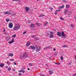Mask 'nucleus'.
Wrapping results in <instances>:
<instances>
[{"label":"nucleus","mask_w":76,"mask_h":76,"mask_svg":"<svg viewBox=\"0 0 76 76\" xmlns=\"http://www.w3.org/2000/svg\"><path fill=\"white\" fill-rule=\"evenodd\" d=\"M6 68L7 69L8 67V66H6Z\"/></svg>","instance_id":"53"},{"label":"nucleus","mask_w":76,"mask_h":76,"mask_svg":"<svg viewBox=\"0 0 76 76\" xmlns=\"http://www.w3.org/2000/svg\"><path fill=\"white\" fill-rule=\"evenodd\" d=\"M63 1L64 3H67V1H66V0H63Z\"/></svg>","instance_id":"36"},{"label":"nucleus","mask_w":76,"mask_h":76,"mask_svg":"<svg viewBox=\"0 0 76 76\" xmlns=\"http://www.w3.org/2000/svg\"><path fill=\"white\" fill-rule=\"evenodd\" d=\"M61 60H63V56H61Z\"/></svg>","instance_id":"35"},{"label":"nucleus","mask_w":76,"mask_h":76,"mask_svg":"<svg viewBox=\"0 0 76 76\" xmlns=\"http://www.w3.org/2000/svg\"><path fill=\"white\" fill-rule=\"evenodd\" d=\"M64 7V5H62V6L58 7L59 9H63Z\"/></svg>","instance_id":"15"},{"label":"nucleus","mask_w":76,"mask_h":76,"mask_svg":"<svg viewBox=\"0 0 76 76\" xmlns=\"http://www.w3.org/2000/svg\"><path fill=\"white\" fill-rule=\"evenodd\" d=\"M10 61H14V59H10Z\"/></svg>","instance_id":"45"},{"label":"nucleus","mask_w":76,"mask_h":76,"mask_svg":"<svg viewBox=\"0 0 76 76\" xmlns=\"http://www.w3.org/2000/svg\"><path fill=\"white\" fill-rule=\"evenodd\" d=\"M19 72L20 73L21 72H22V70H21L19 71Z\"/></svg>","instance_id":"51"},{"label":"nucleus","mask_w":76,"mask_h":76,"mask_svg":"<svg viewBox=\"0 0 76 76\" xmlns=\"http://www.w3.org/2000/svg\"><path fill=\"white\" fill-rule=\"evenodd\" d=\"M68 15H70V14H68Z\"/></svg>","instance_id":"60"},{"label":"nucleus","mask_w":76,"mask_h":76,"mask_svg":"<svg viewBox=\"0 0 76 76\" xmlns=\"http://www.w3.org/2000/svg\"><path fill=\"white\" fill-rule=\"evenodd\" d=\"M57 35L59 37H61V32H58L57 33Z\"/></svg>","instance_id":"8"},{"label":"nucleus","mask_w":76,"mask_h":76,"mask_svg":"<svg viewBox=\"0 0 76 76\" xmlns=\"http://www.w3.org/2000/svg\"><path fill=\"white\" fill-rule=\"evenodd\" d=\"M7 64H8L9 65H10V64H11L10 62H9V61L7 62Z\"/></svg>","instance_id":"23"},{"label":"nucleus","mask_w":76,"mask_h":76,"mask_svg":"<svg viewBox=\"0 0 76 76\" xmlns=\"http://www.w3.org/2000/svg\"><path fill=\"white\" fill-rule=\"evenodd\" d=\"M35 39L36 40V41H37V40H38V39H39V38H36Z\"/></svg>","instance_id":"42"},{"label":"nucleus","mask_w":76,"mask_h":76,"mask_svg":"<svg viewBox=\"0 0 76 76\" xmlns=\"http://www.w3.org/2000/svg\"><path fill=\"white\" fill-rule=\"evenodd\" d=\"M14 65H16V63H15V62H14Z\"/></svg>","instance_id":"50"},{"label":"nucleus","mask_w":76,"mask_h":76,"mask_svg":"<svg viewBox=\"0 0 76 76\" xmlns=\"http://www.w3.org/2000/svg\"><path fill=\"white\" fill-rule=\"evenodd\" d=\"M42 16H45V15H43V14H42L40 15L39 16V18H41V17H42Z\"/></svg>","instance_id":"24"},{"label":"nucleus","mask_w":76,"mask_h":76,"mask_svg":"<svg viewBox=\"0 0 76 76\" xmlns=\"http://www.w3.org/2000/svg\"><path fill=\"white\" fill-rule=\"evenodd\" d=\"M19 76H20L21 75H22V74L19 73Z\"/></svg>","instance_id":"49"},{"label":"nucleus","mask_w":76,"mask_h":76,"mask_svg":"<svg viewBox=\"0 0 76 76\" xmlns=\"http://www.w3.org/2000/svg\"><path fill=\"white\" fill-rule=\"evenodd\" d=\"M13 71H15V69H13Z\"/></svg>","instance_id":"54"},{"label":"nucleus","mask_w":76,"mask_h":76,"mask_svg":"<svg viewBox=\"0 0 76 76\" xmlns=\"http://www.w3.org/2000/svg\"><path fill=\"white\" fill-rule=\"evenodd\" d=\"M10 20V19H6V21L7 22H9V21Z\"/></svg>","instance_id":"25"},{"label":"nucleus","mask_w":76,"mask_h":76,"mask_svg":"<svg viewBox=\"0 0 76 76\" xmlns=\"http://www.w3.org/2000/svg\"><path fill=\"white\" fill-rule=\"evenodd\" d=\"M34 24H31V25H30V26L31 27V28H34V27L35 26H34Z\"/></svg>","instance_id":"20"},{"label":"nucleus","mask_w":76,"mask_h":76,"mask_svg":"<svg viewBox=\"0 0 76 76\" xmlns=\"http://www.w3.org/2000/svg\"><path fill=\"white\" fill-rule=\"evenodd\" d=\"M37 1H39V0H37Z\"/></svg>","instance_id":"59"},{"label":"nucleus","mask_w":76,"mask_h":76,"mask_svg":"<svg viewBox=\"0 0 76 76\" xmlns=\"http://www.w3.org/2000/svg\"><path fill=\"white\" fill-rule=\"evenodd\" d=\"M0 71H1V69H0Z\"/></svg>","instance_id":"62"},{"label":"nucleus","mask_w":76,"mask_h":76,"mask_svg":"<svg viewBox=\"0 0 76 76\" xmlns=\"http://www.w3.org/2000/svg\"><path fill=\"white\" fill-rule=\"evenodd\" d=\"M49 72L50 75H52V74L53 73V72L51 71H49Z\"/></svg>","instance_id":"21"},{"label":"nucleus","mask_w":76,"mask_h":76,"mask_svg":"<svg viewBox=\"0 0 76 76\" xmlns=\"http://www.w3.org/2000/svg\"><path fill=\"white\" fill-rule=\"evenodd\" d=\"M61 35L62 36V37H65L66 36V35H65V34H64V33L63 32V31L61 32Z\"/></svg>","instance_id":"12"},{"label":"nucleus","mask_w":76,"mask_h":76,"mask_svg":"<svg viewBox=\"0 0 76 76\" xmlns=\"http://www.w3.org/2000/svg\"><path fill=\"white\" fill-rule=\"evenodd\" d=\"M16 15V14L15 13H14V14H11V16H15V15Z\"/></svg>","instance_id":"32"},{"label":"nucleus","mask_w":76,"mask_h":76,"mask_svg":"<svg viewBox=\"0 0 76 76\" xmlns=\"http://www.w3.org/2000/svg\"><path fill=\"white\" fill-rule=\"evenodd\" d=\"M75 59L76 60V56H75Z\"/></svg>","instance_id":"55"},{"label":"nucleus","mask_w":76,"mask_h":76,"mask_svg":"<svg viewBox=\"0 0 76 76\" xmlns=\"http://www.w3.org/2000/svg\"><path fill=\"white\" fill-rule=\"evenodd\" d=\"M75 4H76V2L75 3Z\"/></svg>","instance_id":"61"},{"label":"nucleus","mask_w":76,"mask_h":76,"mask_svg":"<svg viewBox=\"0 0 76 76\" xmlns=\"http://www.w3.org/2000/svg\"><path fill=\"white\" fill-rule=\"evenodd\" d=\"M16 34H14V35L12 36V37H14V38H15L16 37Z\"/></svg>","instance_id":"29"},{"label":"nucleus","mask_w":76,"mask_h":76,"mask_svg":"<svg viewBox=\"0 0 76 76\" xmlns=\"http://www.w3.org/2000/svg\"><path fill=\"white\" fill-rule=\"evenodd\" d=\"M13 42H14V39H12V40L11 41L9 42L8 43L10 44H12V43H13Z\"/></svg>","instance_id":"9"},{"label":"nucleus","mask_w":76,"mask_h":76,"mask_svg":"<svg viewBox=\"0 0 76 76\" xmlns=\"http://www.w3.org/2000/svg\"><path fill=\"white\" fill-rule=\"evenodd\" d=\"M55 64H57V65H58L59 64L58 63H57L56 62H55Z\"/></svg>","instance_id":"46"},{"label":"nucleus","mask_w":76,"mask_h":76,"mask_svg":"<svg viewBox=\"0 0 76 76\" xmlns=\"http://www.w3.org/2000/svg\"><path fill=\"white\" fill-rule=\"evenodd\" d=\"M69 5H67L66 6V8H69Z\"/></svg>","instance_id":"28"},{"label":"nucleus","mask_w":76,"mask_h":76,"mask_svg":"<svg viewBox=\"0 0 76 76\" xmlns=\"http://www.w3.org/2000/svg\"><path fill=\"white\" fill-rule=\"evenodd\" d=\"M60 10H61L59 9L58 10H57L55 12V15H57V12H60Z\"/></svg>","instance_id":"13"},{"label":"nucleus","mask_w":76,"mask_h":76,"mask_svg":"<svg viewBox=\"0 0 76 76\" xmlns=\"http://www.w3.org/2000/svg\"><path fill=\"white\" fill-rule=\"evenodd\" d=\"M50 38H53L54 37V35H53V34L54 33L52 31H50Z\"/></svg>","instance_id":"4"},{"label":"nucleus","mask_w":76,"mask_h":76,"mask_svg":"<svg viewBox=\"0 0 76 76\" xmlns=\"http://www.w3.org/2000/svg\"><path fill=\"white\" fill-rule=\"evenodd\" d=\"M28 57V55L26 54V53H25L23 54V56H20V58H26V57Z\"/></svg>","instance_id":"3"},{"label":"nucleus","mask_w":76,"mask_h":76,"mask_svg":"<svg viewBox=\"0 0 76 76\" xmlns=\"http://www.w3.org/2000/svg\"><path fill=\"white\" fill-rule=\"evenodd\" d=\"M4 66V64L0 63V67H3Z\"/></svg>","instance_id":"14"},{"label":"nucleus","mask_w":76,"mask_h":76,"mask_svg":"<svg viewBox=\"0 0 76 76\" xmlns=\"http://www.w3.org/2000/svg\"><path fill=\"white\" fill-rule=\"evenodd\" d=\"M6 38L7 41H9V39H10V38H9V37H7Z\"/></svg>","instance_id":"27"},{"label":"nucleus","mask_w":76,"mask_h":76,"mask_svg":"<svg viewBox=\"0 0 76 76\" xmlns=\"http://www.w3.org/2000/svg\"><path fill=\"white\" fill-rule=\"evenodd\" d=\"M56 50V49H55V48H54L53 49V51H55Z\"/></svg>","instance_id":"52"},{"label":"nucleus","mask_w":76,"mask_h":76,"mask_svg":"<svg viewBox=\"0 0 76 76\" xmlns=\"http://www.w3.org/2000/svg\"><path fill=\"white\" fill-rule=\"evenodd\" d=\"M9 25L8 26L10 28H13V23H10L9 24Z\"/></svg>","instance_id":"5"},{"label":"nucleus","mask_w":76,"mask_h":76,"mask_svg":"<svg viewBox=\"0 0 76 76\" xmlns=\"http://www.w3.org/2000/svg\"><path fill=\"white\" fill-rule=\"evenodd\" d=\"M69 64H71V63H69Z\"/></svg>","instance_id":"57"},{"label":"nucleus","mask_w":76,"mask_h":76,"mask_svg":"<svg viewBox=\"0 0 76 76\" xmlns=\"http://www.w3.org/2000/svg\"><path fill=\"white\" fill-rule=\"evenodd\" d=\"M73 76H76V73L73 75Z\"/></svg>","instance_id":"47"},{"label":"nucleus","mask_w":76,"mask_h":76,"mask_svg":"<svg viewBox=\"0 0 76 76\" xmlns=\"http://www.w3.org/2000/svg\"><path fill=\"white\" fill-rule=\"evenodd\" d=\"M36 24L38 26H41V23H36Z\"/></svg>","instance_id":"22"},{"label":"nucleus","mask_w":76,"mask_h":76,"mask_svg":"<svg viewBox=\"0 0 76 76\" xmlns=\"http://www.w3.org/2000/svg\"><path fill=\"white\" fill-rule=\"evenodd\" d=\"M9 55L8 56V57H13V53H9Z\"/></svg>","instance_id":"11"},{"label":"nucleus","mask_w":76,"mask_h":76,"mask_svg":"<svg viewBox=\"0 0 76 76\" xmlns=\"http://www.w3.org/2000/svg\"><path fill=\"white\" fill-rule=\"evenodd\" d=\"M63 48H65L66 47H68V46L67 45H64L62 46Z\"/></svg>","instance_id":"18"},{"label":"nucleus","mask_w":76,"mask_h":76,"mask_svg":"<svg viewBox=\"0 0 76 76\" xmlns=\"http://www.w3.org/2000/svg\"><path fill=\"white\" fill-rule=\"evenodd\" d=\"M67 12H68V10H66L64 11V13L65 14H67Z\"/></svg>","instance_id":"16"},{"label":"nucleus","mask_w":76,"mask_h":76,"mask_svg":"<svg viewBox=\"0 0 76 76\" xmlns=\"http://www.w3.org/2000/svg\"><path fill=\"white\" fill-rule=\"evenodd\" d=\"M28 70H30V69H29V68H28Z\"/></svg>","instance_id":"56"},{"label":"nucleus","mask_w":76,"mask_h":76,"mask_svg":"<svg viewBox=\"0 0 76 76\" xmlns=\"http://www.w3.org/2000/svg\"><path fill=\"white\" fill-rule=\"evenodd\" d=\"M4 13H5V15H11V12H8V11H7L6 12H4Z\"/></svg>","instance_id":"6"},{"label":"nucleus","mask_w":76,"mask_h":76,"mask_svg":"<svg viewBox=\"0 0 76 76\" xmlns=\"http://www.w3.org/2000/svg\"><path fill=\"white\" fill-rule=\"evenodd\" d=\"M30 48H32V50H34V49H37L36 50V52H38L41 50V47L40 46H30Z\"/></svg>","instance_id":"1"},{"label":"nucleus","mask_w":76,"mask_h":76,"mask_svg":"<svg viewBox=\"0 0 76 76\" xmlns=\"http://www.w3.org/2000/svg\"><path fill=\"white\" fill-rule=\"evenodd\" d=\"M49 9H50V10H53V8L51 7H49Z\"/></svg>","instance_id":"40"},{"label":"nucleus","mask_w":76,"mask_h":76,"mask_svg":"<svg viewBox=\"0 0 76 76\" xmlns=\"http://www.w3.org/2000/svg\"><path fill=\"white\" fill-rule=\"evenodd\" d=\"M20 28V26L19 24H16L14 25L13 27V30L14 31H18L19 29V28Z\"/></svg>","instance_id":"2"},{"label":"nucleus","mask_w":76,"mask_h":76,"mask_svg":"<svg viewBox=\"0 0 76 76\" xmlns=\"http://www.w3.org/2000/svg\"><path fill=\"white\" fill-rule=\"evenodd\" d=\"M48 48L51 49L52 48V47L50 46H48Z\"/></svg>","instance_id":"38"},{"label":"nucleus","mask_w":76,"mask_h":76,"mask_svg":"<svg viewBox=\"0 0 76 76\" xmlns=\"http://www.w3.org/2000/svg\"><path fill=\"white\" fill-rule=\"evenodd\" d=\"M47 35H49V34L48 33V34H47Z\"/></svg>","instance_id":"58"},{"label":"nucleus","mask_w":76,"mask_h":76,"mask_svg":"<svg viewBox=\"0 0 76 76\" xmlns=\"http://www.w3.org/2000/svg\"><path fill=\"white\" fill-rule=\"evenodd\" d=\"M31 44V42H28L26 43V46L27 47H29V45H30V44Z\"/></svg>","instance_id":"7"},{"label":"nucleus","mask_w":76,"mask_h":76,"mask_svg":"<svg viewBox=\"0 0 76 76\" xmlns=\"http://www.w3.org/2000/svg\"><path fill=\"white\" fill-rule=\"evenodd\" d=\"M60 19H61V20H63V18H60Z\"/></svg>","instance_id":"48"},{"label":"nucleus","mask_w":76,"mask_h":76,"mask_svg":"<svg viewBox=\"0 0 76 76\" xmlns=\"http://www.w3.org/2000/svg\"><path fill=\"white\" fill-rule=\"evenodd\" d=\"M71 27L72 28H74L75 27V26H74V25H73L72 24L71 25Z\"/></svg>","instance_id":"31"},{"label":"nucleus","mask_w":76,"mask_h":76,"mask_svg":"<svg viewBox=\"0 0 76 76\" xmlns=\"http://www.w3.org/2000/svg\"><path fill=\"white\" fill-rule=\"evenodd\" d=\"M27 32H26V31L24 32L23 33V35H25V34H26V33H27Z\"/></svg>","instance_id":"41"},{"label":"nucleus","mask_w":76,"mask_h":76,"mask_svg":"<svg viewBox=\"0 0 76 76\" xmlns=\"http://www.w3.org/2000/svg\"><path fill=\"white\" fill-rule=\"evenodd\" d=\"M40 76H46L45 75H44L43 74H40Z\"/></svg>","instance_id":"37"},{"label":"nucleus","mask_w":76,"mask_h":76,"mask_svg":"<svg viewBox=\"0 0 76 76\" xmlns=\"http://www.w3.org/2000/svg\"><path fill=\"white\" fill-rule=\"evenodd\" d=\"M11 70V68L10 67H9L8 69V70Z\"/></svg>","instance_id":"43"},{"label":"nucleus","mask_w":76,"mask_h":76,"mask_svg":"<svg viewBox=\"0 0 76 76\" xmlns=\"http://www.w3.org/2000/svg\"><path fill=\"white\" fill-rule=\"evenodd\" d=\"M28 65L30 66H33V64L30 63L28 64Z\"/></svg>","instance_id":"26"},{"label":"nucleus","mask_w":76,"mask_h":76,"mask_svg":"<svg viewBox=\"0 0 76 76\" xmlns=\"http://www.w3.org/2000/svg\"><path fill=\"white\" fill-rule=\"evenodd\" d=\"M28 23H31V21L30 20H28Z\"/></svg>","instance_id":"33"},{"label":"nucleus","mask_w":76,"mask_h":76,"mask_svg":"<svg viewBox=\"0 0 76 76\" xmlns=\"http://www.w3.org/2000/svg\"><path fill=\"white\" fill-rule=\"evenodd\" d=\"M12 1H19V0H12Z\"/></svg>","instance_id":"44"},{"label":"nucleus","mask_w":76,"mask_h":76,"mask_svg":"<svg viewBox=\"0 0 76 76\" xmlns=\"http://www.w3.org/2000/svg\"><path fill=\"white\" fill-rule=\"evenodd\" d=\"M37 37V36L35 35H34L33 36H32V38H35Z\"/></svg>","instance_id":"30"},{"label":"nucleus","mask_w":76,"mask_h":76,"mask_svg":"<svg viewBox=\"0 0 76 76\" xmlns=\"http://www.w3.org/2000/svg\"><path fill=\"white\" fill-rule=\"evenodd\" d=\"M22 73H25V71L22 69Z\"/></svg>","instance_id":"39"},{"label":"nucleus","mask_w":76,"mask_h":76,"mask_svg":"<svg viewBox=\"0 0 76 76\" xmlns=\"http://www.w3.org/2000/svg\"><path fill=\"white\" fill-rule=\"evenodd\" d=\"M48 24V22H45V23L44 24V26H46Z\"/></svg>","instance_id":"19"},{"label":"nucleus","mask_w":76,"mask_h":76,"mask_svg":"<svg viewBox=\"0 0 76 76\" xmlns=\"http://www.w3.org/2000/svg\"><path fill=\"white\" fill-rule=\"evenodd\" d=\"M3 31H4V34H5V35H6V30L5 29V28H4L3 29Z\"/></svg>","instance_id":"17"},{"label":"nucleus","mask_w":76,"mask_h":76,"mask_svg":"<svg viewBox=\"0 0 76 76\" xmlns=\"http://www.w3.org/2000/svg\"><path fill=\"white\" fill-rule=\"evenodd\" d=\"M47 49H48V47L47 46L44 48L45 50H47Z\"/></svg>","instance_id":"34"},{"label":"nucleus","mask_w":76,"mask_h":76,"mask_svg":"<svg viewBox=\"0 0 76 76\" xmlns=\"http://www.w3.org/2000/svg\"><path fill=\"white\" fill-rule=\"evenodd\" d=\"M25 10L26 12H28V11H29V7H26Z\"/></svg>","instance_id":"10"}]
</instances>
